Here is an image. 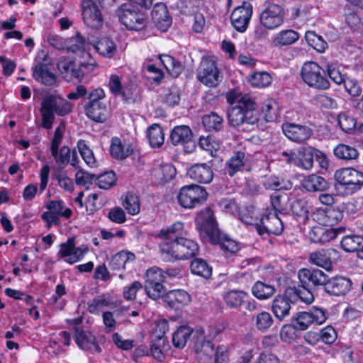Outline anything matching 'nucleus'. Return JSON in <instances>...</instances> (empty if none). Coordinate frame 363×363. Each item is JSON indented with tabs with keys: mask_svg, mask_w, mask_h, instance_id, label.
I'll return each mask as SVG.
<instances>
[{
	"mask_svg": "<svg viewBox=\"0 0 363 363\" xmlns=\"http://www.w3.org/2000/svg\"><path fill=\"white\" fill-rule=\"evenodd\" d=\"M184 223L175 222L170 226L162 228L156 235L162 241L159 244L160 252L167 258L177 259H189L199 253V245L191 239L184 238Z\"/></svg>",
	"mask_w": 363,
	"mask_h": 363,
	"instance_id": "nucleus-1",
	"label": "nucleus"
},
{
	"mask_svg": "<svg viewBox=\"0 0 363 363\" xmlns=\"http://www.w3.org/2000/svg\"><path fill=\"white\" fill-rule=\"evenodd\" d=\"M272 81L271 75L265 71L255 72L249 77L250 84L257 88L267 87L272 83Z\"/></svg>",
	"mask_w": 363,
	"mask_h": 363,
	"instance_id": "nucleus-52",
	"label": "nucleus"
},
{
	"mask_svg": "<svg viewBox=\"0 0 363 363\" xmlns=\"http://www.w3.org/2000/svg\"><path fill=\"white\" fill-rule=\"evenodd\" d=\"M77 147L85 163L90 167H94L96 161L93 151L86 145L85 141L80 140L77 143Z\"/></svg>",
	"mask_w": 363,
	"mask_h": 363,
	"instance_id": "nucleus-62",
	"label": "nucleus"
},
{
	"mask_svg": "<svg viewBox=\"0 0 363 363\" xmlns=\"http://www.w3.org/2000/svg\"><path fill=\"white\" fill-rule=\"evenodd\" d=\"M191 301V296L184 290H171L166 293L164 301L174 311H179L187 306Z\"/></svg>",
	"mask_w": 363,
	"mask_h": 363,
	"instance_id": "nucleus-25",
	"label": "nucleus"
},
{
	"mask_svg": "<svg viewBox=\"0 0 363 363\" xmlns=\"http://www.w3.org/2000/svg\"><path fill=\"white\" fill-rule=\"evenodd\" d=\"M259 21L266 29H276L284 23V11L277 4H270L261 12Z\"/></svg>",
	"mask_w": 363,
	"mask_h": 363,
	"instance_id": "nucleus-15",
	"label": "nucleus"
},
{
	"mask_svg": "<svg viewBox=\"0 0 363 363\" xmlns=\"http://www.w3.org/2000/svg\"><path fill=\"white\" fill-rule=\"evenodd\" d=\"M88 45L85 38L79 33L75 36L67 39L66 50L76 55H82L85 59H92L89 52H86Z\"/></svg>",
	"mask_w": 363,
	"mask_h": 363,
	"instance_id": "nucleus-29",
	"label": "nucleus"
},
{
	"mask_svg": "<svg viewBox=\"0 0 363 363\" xmlns=\"http://www.w3.org/2000/svg\"><path fill=\"white\" fill-rule=\"evenodd\" d=\"M135 259L133 253L128 251H121L111 259L109 266L113 270L125 269L126 265L133 262Z\"/></svg>",
	"mask_w": 363,
	"mask_h": 363,
	"instance_id": "nucleus-38",
	"label": "nucleus"
},
{
	"mask_svg": "<svg viewBox=\"0 0 363 363\" xmlns=\"http://www.w3.org/2000/svg\"><path fill=\"white\" fill-rule=\"evenodd\" d=\"M212 243H219L220 247L226 252L230 253H235L239 250V246L237 242L230 239L228 236L218 233V238L213 241H210Z\"/></svg>",
	"mask_w": 363,
	"mask_h": 363,
	"instance_id": "nucleus-58",
	"label": "nucleus"
},
{
	"mask_svg": "<svg viewBox=\"0 0 363 363\" xmlns=\"http://www.w3.org/2000/svg\"><path fill=\"white\" fill-rule=\"evenodd\" d=\"M299 38V34L296 31L288 29L282 30L275 34L272 38V44L275 47H282L291 45Z\"/></svg>",
	"mask_w": 363,
	"mask_h": 363,
	"instance_id": "nucleus-35",
	"label": "nucleus"
},
{
	"mask_svg": "<svg viewBox=\"0 0 363 363\" xmlns=\"http://www.w3.org/2000/svg\"><path fill=\"white\" fill-rule=\"evenodd\" d=\"M298 279L303 286H308L312 289L320 286L325 288L328 281V276L323 271L318 269L302 268L298 272Z\"/></svg>",
	"mask_w": 363,
	"mask_h": 363,
	"instance_id": "nucleus-16",
	"label": "nucleus"
},
{
	"mask_svg": "<svg viewBox=\"0 0 363 363\" xmlns=\"http://www.w3.org/2000/svg\"><path fill=\"white\" fill-rule=\"evenodd\" d=\"M73 105L63 97L48 93L41 101L40 113L41 126L47 130L52 128L55 116H65L72 112Z\"/></svg>",
	"mask_w": 363,
	"mask_h": 363,
	"instance_id": "nucleus-2",
	"label": "nucleus"
},
{
	"mask_svg": "<svg viewBox=\"0 0 363 363\" xmlns=\"http://www.w3.org/2000/svg\"><path fill=\"white\" fill-rule=\"evenodd\" d=\"M352 281L343 277H335L328 278L325 284V291L330 295L340 296L345 295L352 288Z\"/></svg>",
	"mask_w": 363,
	"mask_h": 363,
	"instance_id": "nucleus-23",
	"label": "nucleus"
},
{
	"mask_svg": "<svg viewBox=\"0 0 363 363\" xmlns=\"http://www.w3.org/2000/svg\"><path fill=\"white\" fill-rule=\"evenodd\" d=\"M123 206L130 215H137L140 211V203L138 195L133 192H128L123 201Z\"/></svg>",
	"mask_w": 363,
	"mask_h": 363,
	"instance_id": "nucleus-53",
	"label": "nucleus"
},
{
	"mask_svg": "<svg viewBox=\"0 0 363 363\" xmlns=\"http://www.w3.org/2000/svg\"><path fill=\"white\" fill-rule=\"evenodd\" d=\"M192 132L189 126L182 125L175 126L170 134V140L174 145H184L192 140Z\"/></svg>",
	"mask_w": 363,
	"mask_h": 363,
	"instance_id": "nucleus-32",
	"label": "nucleus"
},
{
	"mask_svg": "<svg viewBox=\"0 0 363 363\" xmlns=\"http://www.w3.org/2000/svg\"><path fill=\"white\" fill-rule=\"evenodd\" d=\"M166 281V276L163 270L157 267H152L146 272L145 291L152 300H157L166 294V288L163 283Z\"/></svg>",
	"mask_w": 363,
	"mask_h": 363,
	"instance_id": "nucleus-7",
	"label": "nucleus"
},
{
	"mask_svg": "<svg viewBox=\"0 0 363 363\" xmlns=\"http://www.w3.org/2000/svg\"><path fill=\"white\" fill-rule=\"evenodd\" d=\"M295 327L296 330H305L311 325L313 324L310 311H301L296 314L294 318Z\"/></svg>",
	"mask_w": 363,
	"mask_h": 363,
	"instance_id": "nucleus-63",
	"label": "nucleus"
},
{
	"mask_svg": "<svg viewBox=\"0 0 363 363\" xmlns=\"http://www.w3.org/2000/svg\"><path fill=\"white\" fill-rule=\"evenodd\" d=\"M252 14V6L249 2L242 1V4L236 7L230 16L231 23L239 32L247 29Z\"/></svg>",
	"mask_w": 363,
	"mask_h": 363,
	"instance_id": "nucleus-20",
	"label": "nucleus"
},
{
	"mask_svg": "<svg viewBox=\"0 0 363 363\" xmlns=\"http://www.w3.org/2000/svg\"><path fill=\"white\" fill-rule=\"evenodd\" d=\"M282 130L289 140L298 144L306 143L313 134V130L309 126L294 123H284Z\"/></svg>",
	"mask_w": 363,
	"mask_h": 363,
	"instance_id": "nucleus-18",
	"label": "nucleus"
},
{
	"mask_svg": "<svg viewBox=\"0 0 363 363\" xmlns=\"http://www.w3.org/2000/svg\"><path fill=\"white\" fill-rule=\"evenodd\" d=\"M208 194L204 187L191 184L181 188L177 196L179 204L186 208H193L203 204Z\"/></svg>",
	"mask_w": 363,
	"mask_h": 363,
	"instance_id": "nucleus-9",
	"label": "nucleus"
},
{
	"mask_svg": "<svg viewBox=\"0 0 363 363\" xmlns=\"http://www.w3.org/2000/svg\"><path fill=\"white\" fill-rule=\"evenodd\" d=\"M288 198L285 194L275 193L271 196V204L274 211V213L278 214H286L287 213Z\"/></svg>",
	"mask_w": 363,
	"mask_h": 363,
	"instance_id": "nucleus-59",
	"label": "nucleus"
},
{
	"mask_svg": "<svg viewBox=\"0 0 363 363\" xmlns=\"http://www.w3.org/2000/svg\"><path fill=\"white\" fill-rule=\"evenodd\" d=\"M362 245L363 237L359 235H346L341 240V247L345 252H357V255Z\"/></svg>",
	"mask_w": 363,
	"mask_h": 363,
	"instance_id": "nucleus-44",
	"label": "nucleus"
},
{
	"mask_svg": "<svg viewBox=\"0 0 363 363\" xmlns=\"http://www.w3.org/2000/svg\"><path fill=\"white\" fill-rule=\"evenodd\" d=\"M86 115L90 119L96 122H104L106 119L107 106L102 103H87L84 106Z\"/></svg>",
	"mask_w": 363,
	"mask_h": 363,
	"instance_id": "nucleus-31",
	"label": "nucleus"
},
{
	"mask_svg": "<svg viewBox=\"0 0 363 363\" xmlns=\"http://www.w3.org/2000/svg\"><path fill=\"white\" fill-rule=\"evenodd\" d=\"M326 72L330 79L337 85L342 84L347 77L346 74H342L340 67L335 63L328 64Z\"/></svg>",
	"mask_w": 363,
	"mask_h": 363,
	"instance_id": "nucleus-64",
	"label": "nucleus"
},
{
	"mask_svg": "<svg viewBox=\"0 0 363 363\" xmlns=\"http://www.w3.org/2000/svg\"><path fill=\"white\" fill-rule=\"evenodd\" d=\"M51 155L54 157L55 162L61 167L64 168L69 162L71 151L69 147L62 146L60 151L59 148L50 149Z\"/></svg>",
	"mask_w": 363,
	"mask_h": 363,
	"instance_id": "nucleus-57",
	"label": "nucleus"
},
{
	"mask_svg": "<svg viewBox=\"0 0 363 363\" xmlns=\"http://www.w3.org/2000/svg\"><path fill=\"white\" fill-rule=\"evenodd\" d=\"M84 252L80 247H75L73 238H69L66 242L60 245V250L57 255L65 258L66 262L73 264L80 260L84 257Z\"/></svg>",
	"mask_w": 363,
	"mask_h": 363,
	"instance_id": "nucleus-26",
	"label": "nucleus"
},
{
	"mask_svg": "<svg viewBox=\"0 0 363 363\" xmlns=\"http://www.w3.org/2000/svg\"><path fill=\"white\" fill-rule=\"evenodd\" d=\"M96 63L94 59L84 61L77 65L74 62L69 60H61L57 63V68L67 80L76 79L81 82L84 76L92 72L95 68Z\"/></svg>",
	"mask_w": 363,
	"mask_h": 363,
	"instance_id": "nucleus-6",
	"label": "nucleus"
},
{
	"mask_svg": "<svg viewBox=\"0 0 363 363\" xmlns=\"http://www.w3.org/2000/svg\"><path fill=\"white\" fill-rule=\"evenodd\" d=\"M246 294L239 290L226 291L223 295L224 302L230 308H239L244 302Z\"/></svg>",
	"mask_w": 363,
	"mask_h": 363,
	"instance_id": "nucleus-41",
	"label": "nucleus"
},
{
	"mask_svg": "<svg viewBox=\"0 0 363 363\" xmlns=\"http://www.w3.org/2000/svg\"><path fill=\"white\" fill-rule=\"evenodd\" d=\"M191 270L194 274L208 279L212 275V267L203 259L195 258L191 262Z\"/></svg>",
	"mask_w": 363,
	"mask_h": 363,
	"instance_id": "nucleus-45",
	"label": "nucleus"
},
{
	"mask_svg": "<svg viewBox=\"0 0 363 363\" xmlns=\"http://www.w3.org/2000/svg\"><path fill=\"white\" fill-rule=\"evenodd\" d=\"M96 50L101 55L111 57L116 50L115 43L108 38L100 39L94 45Z\"/></svg>",
	"mask_w": 363,
	"mask_h": 363,
	"instance_id": "nucleus-51",
	"label": "nucleus"
},
{
	"mask_svg": "<svg viewBox=\"0 0 363 363\" xmlns=\"http://www.w3.org/2000/svg\"><path fill=\"white\" fill-rule=\"evenodd\" d=\"M197 78L201 83L210 87L216 86L221 80L215 62L208 58L202 59L198 69Z\"/></svg>",
	"mask_w": 363,
	"mask_h": 363,
	"instance_id": "nucleus-14",
	"label": "nucleus"
},
{
	"mask_svg": "<svg viewBox=\"0 0 363 363\" xmlns=\"http://www.w3.org/2000/svg\"><path fill=\"white\" fill-rule=\"evenodd\" d=\"M75 342L80 349L91 354L101 352V348L96 337L89 331L77 328L75 329Z\"/></svg>",
	"mask_w": 363,
	"mask_h": 363,
	"instance_id": "nucleus-21",
	"label": "nucleus"
},
{
	"mask_svg": "<svg viewBox=\"0 0 363 363\" xmlns=\"http://www.w3.org/2000/svg\"><path fill=\"white\" fill-rule=\"evenodd\" d=\"M336 254L337 251L333 248L318 250L310 254L309 261L313 264L330 271L332 269L331 258Z\"/></svg>",
	"mask_w": 363,
	"mask_h": 363,
	"instance_id": "nucleus-27",
	"label": "nucleus"
},
{
	"mask_svg": "<svg viewBox=\"0 0 363 363\" xmlns=\"http://www.w3.org/2000/svg\"><path fill=\"white\" fill-rule=\"evenodd\" d=\"M345 230L344 227L314 226L309 233V238L313 242L325 244L335 239L338 234L342 233Z\"/></svg>",
	"mask_w": 363,
	"mask_h": 363,
	"instance_id": "nucleus-22",
	"label": "nucleus"
},
{
	"mask_svg": "<svg viewBox=\"0 0 363 363\" xmlns=\"http://www.w3.org/2000/svg\"><path fill=\"white\" fill-rule=\"evenodd\" d=\"M48 55L43 50L38 52L33 68V77L45 86H52L56 82L57 77L48 68Z\"/></svg>",
	"mask_w": 363,
	"mask_h": 363,
	"instance_id": "nucleus-10",
	"label": "nucleus"
},
{
	"mask_svg": "<svg viewBox=\"0 0 363 363\" xmlns=\"http://www.w3.org/2000/svg\"><path fill=\"white\" fill-rule=\"evenodd\" d=\"M196 225L201 233L206 235L209 241H213L218 238L220 231L214 213L210 208H206L200 211L196 218Z\"/></svg>",
	"mask_w": 363,
	"mask_h": 363,
	"instance_id": "nucleus-11",
	"label": "nucleus"
},
{
	"mask_svg": "<svg viewBox=\"0 0 363 363\" xmlns=\"http://www.w3.org/2000/svg\"><path fill=\"white\" fill-rule=\"evenodd\" d=\"M333 152L338 159L347 161L356 160L359 155L355 147L343 143L337 145L334 148Z\"/></svg>",
	"mask_w": 363,
	"mask_h": 363,
	"instance_id": "nucleus-48",
	"label": "nucleus"
},
{
	"mask_svg": "<svg viewBox=\"0 0 363 363\" xmlns=\"http://www.w3.org/2000/svg\"><path fill=\"white\" fill-rule=\"evenodd\" d=\"M151 15L156 27L162 32L166 31L172 25V18L164 3L155 4Z\"/></svg>",
	"mask_w": 363,
	"mask_h": 363,
	"instance_id": "nucleus-24",
	"label": "nucleus"
},
{
	"mask_svg": "<svg viewBox=\"0 0 363 363\" xmlns=\"http://www.w3.org/2000/svg\"><path fill=\"white\" fill-rule=\"evenodd\" d=\"M228 121L229 125L234 128L247 125L254 129L255 125L258 126L259 114L255 105H253L252 107L249 106L246 107L233 106L228 113Z\"/></svg>",
	"mask_w": 363,
	"mask_h": 363,
	"instance_id": "nucleus-5",
	"label": "nucleus"
},
{
	"mask_svg": "<svg viewBox=\"0 0 363 363\" xmlns=\"http://www.w3.org/2000/svg\"><path fill=\"white\" fill-rule=\"evenodd\" d=\"M202 123L208 130L219 131L223 127V117L215 112L203 116Z\"/></svg>",
	"mask_w": 363,
	"mask_h": 363,
	"instance_id": "nucleus-50",
	"label": "nucleus"
},
{
	"mask_svg": "<svg viewBox=\"0 0 363 363\" xmlns=\"http://www.w3.org/2000/svg\"><path fill=\"white\" fill-rule=\"evenodd\" d=\"M275 288L273 285L257 281L252 287V294L259 300H266L270 298L275 293Z\"/></svg>",
	"mask_w": 363,
	"mask_h": 363,
	"instance_id": "nucleus-43",
	"label": "nucleus"
},
{
	"mask_svg": "<svg viewBox=\"0 0 363 363\" xmlns=\"http://www.w3.org/2000/svg\"><path fill=\"white\" fill-rule=\"evenodd\" d=\"M194 333V332L191 328L186 325L180 326L173 334L172 342L174 346L179 349L184 347L187 340Z\"/></svg>",
	"mask_w": 363,
	"mask_h": 363,
	"instance_id": "nucleus-42",
	"label": "nucleus"
},
{
	"mask_svg": "<svg viewBox=\"0 0 363 363\" xmlns=\"http://www.w3.org/2000/svg\"><path fill=\"white\" fill-rule=\"evenodd\" d=\"M110 151L113 157L122 160L128 157L133 150L130 143L125 141L122 142L120 138L116 137L111 139Z\"/></svg>",
	"mask_w": 363,
	"mask_h": 363,
	"instance_id": "nucleus-33",
	"label": "nucleus"
},
{
	"mask_svg": "<svg viewBox=\"0 0 363 363\" xmlns=\"http://www.w3.org/2000/svg\"><path fill=\"white\" fill-rule=\"evenodd\" d=\"M241 220L247 225H253L257 227L259 225L260 219L259 218V212L254 206L246 208L240 213Z\"/></svg>",
	"mask_w": 363,
	"mask_h": 363,
	"instance_id": "nucleus-60",
	"label": "nucleus"
},
{
	"mask_svg": "<svg viewBox=\"0 0 363 363\" xmlns=\"http://www.w3.org/2000/svg\"><path fill=\"white\" fill-rule=\"evenodd\" d=\"M305 37L309 45L319 52H323L328 48L327 42L314 31H307Z\"/></svg>",
	"mask_w": 363,
	"mask_h": 363,
	"instance_id": "nucleus-56",
	"label": "nucleus"
},
{
	"mask_svg": "<svg viewBox=\"0 0 363 363\" xmlns=\"http://www.w3.org/2000/svg\"><path fill=\"white\" fill-rule=\"evenodd\" d=\"M82 10L83 21L88 27L94 29L102 27L103 16L96 2L93 0H83Z\"/></svg>",
	"mask_w": 363,
	"mask_h": 363,
	"instance_id": "nucleus-17",
	"label": "nucleus"
},
{
	"mask_svg": "<svg viewBox=\"0 0 363 363\" xmlns=\"http://www.w3.org/2000/svg\"><path fill=\"white\" fill-rule=\"evenodd\" d=\"M259 235L264 233L279 235L284 230V223L276 213H267L260 218V224L257 227Z\"/></svg>",
	"mask_w": 363,
	"mask_h": 363,
	"instance_id": "nucleus-19",
	"label": "nucleus"
},
{
	"mask_svg": "<svg viewBox=\"0 0 363 363\" xmlns=\"http://www.w3.org/2000/svg\"><path fill=\"white\" fill-rule=\"evenodd\" d=\"M192 347L196 358L201 363H208L214 353V345L206 339L204 330L201 328L194 331Z\"/></svg>",
	"mask_w": 363,
	"mask_h": 363,
	"instance_id": "nucleus-12",
	"label": "nucleus"
},
{
	"mask_svg": "<svg viewBox=\"0 0 363 363\" xmlns=\"http://www.w3.org/2000/svg\"><path fill=\"white\" fill-rule=\"evenodd\" d=\"M291 301L286 296H276L272 303V311L276 318L282 321L290 314Z\"/></svg>",
	"mask_w": 363,
	"mask_h": 363,
	"instance_id": "nucleus-30",
	"label": "nucleus"
},
{
	"mask_svg": "<svg viewBox=\"0 0 363 363\" xmlns=\"http://www.w3.org/2000/svg\"><path fill=\"white\" fill-rule=\"evenodd\" d=\"M149 143L152 147H159L164 140L163 129L157 124L151 125L147 132Z\"/></svg>",
	"mask_w": 363,
	"mask_h": 363,
	"instance_id": "nucleus-47",
	"label": "nucleus"
},
{
	"mask_svg": "<svg viewBox=\"0 0 363 363\" xmlns=\"http://www.w3.org/2000/svg\"><path fill=\"white\" fill-rule=\"evenodd\" d=\"M160 62L164 65L166 70L173 77H177L183 70L182 64L176 61L172 56L162 55L160 56Z\"/></svg>",
	"mask_w": 363,
	"mask_h": 363,
	"instance_id": "nucleus-49",
	"label": "nucleus"
},
{
	"mask_svg": "<svg viewBox=\"0 0 363 363\" xmlns=\"http://www.w3.org/2000/svg\"><path fill=\"white\" fill-rule=\"evenodd\" d=\"M189 177L199 183L208 184L213 177L211 168L206 164H196L187 172Z\"/></svg>",
	"mask_w": 363,
	"mask_h": 363,
	"instance_id": "nucleus-28",
	"label": "nucleus"
},
{
	"mask_svg": "<svg viewBox=\"0 0 363 363\" xmlns=\"http://www.w3.org/2000/svg\"><path fill=\"white\" fill-rule=\"evenodd\" d=\"M169 349V345L167 340L160 337L152 341L150 347V353L156 360L162 362L165 358L164 352Z\"/></svg>",
	"mask_w": 363,
	"mask_h": 363,
	"instance_id": "nucleus-39",
	"label": "nucleus"
},
{
	"mask_svg": "<svg viewBox=\"0 0 363 363\" xmlns=\"http://www.w3.org/2000/svg\"><path fill=\"white\" fill-rule=\"evenodd\" d=\"M138 5L127 1L117 7L115 13L120 22L128 30H141L147 24V16Z\"/></svg>",
	"mask_w": 363,
	"mask_h": 363,
	"instance_id": "nucleus-3",
	"label": "nucleus"
},
{
	"mask_svg": "<svg viewBox=\"0 0 363 363\" xmlns=\"http://www.w3.org/2000/svg\"><path fill=\"white\" fill-rule=\"evenodd\" d=\"M46 208L48 211H45L41 218L46 222L48 228L57 225L60 217L69 218L72 213L70 208L65 207V202L62 200L50 201L46 204Z\"/></svg>",
	"mask_w": 363,
	"mask_h": 363,
	"instance_id": "nucleus-13",
	"label": "nucleus"
},
{
	"mask_svg": "<svg viewBox=\"0 0 363 363\" xmlns=\"http://www.w3.org/2000/svg\"><path fill=\"white\" fill-rule=\"evenodd\" d=\"M334 176L337 182L345 188L347 194L357 192L363 186V172L354 168L337 169Z\"/></svg>",
	"mask_w": 363,
	"mask_h": 363,
	"instance_id": "nucleus-8",
	"label": "nucleus"
},
{
	"mask_svg": "<svg viewBox=\"0 0 363 363\" xmlns=\"http://www.w3.org/2000/svg\"><path fill=\"white\" fill-rule=\"evenodd\" d=\"M95 181L100 189H109L116 184V177L113 172H107L97 177Z\"/></svg>",
	"mask_w": 363,
	"mask_h": 363,
	"instance_id": "nucleus-61",
	"label": "nucleus"
},
{
	"mask_svg": "<svg viewBox=\"0 0 363 363\" xmlns=\"http://www.w3.org/2000/svg\"><path fill=\"white\" fill-rule=\"evenodd\" d=\"M262 112L267 122L275 121L279 115L277 103L273 99L266 100L262 104Z\"/></svg>",
	"mask_w": 363,
	"mask_h": 363,
	"instance_id": "nucleus-54",
	"label": "nucleus"
},
{
	"mask_svg": "<svg viewBox=\"0 0 363 363\" xmlns=\"http://www.w3.org/2000/svg\"><path fill=\"white\" fill-rule=\"evenodd\" d=\"M264 187L270 191H280L282 189H289L291 188L290 182H285L282 178L275 175H271L263 182Z\"/></svg>",
	"mask_w": 363,
	"mask_h": 363,
	"instance_id": "nucleus-46",
	"label": "nucleus"
},
{
	"mask_svg": "<svg viewBox=\"0 0 363 363\" xmlns=\"http://www.w3.org/2000/svg\"><path fill=\"white\" fill-rule=\"evenodd\" d=\"M226 99L230 104H236L235 106L246 107L249 106L252 107L253 105H255L254 101L249 95H242L235 89L230 90L227 94Z\"/></svg>",
	"mask_w": 363,
	"mask_h": 363,
	"instance_id": "nucleus-40",
	"label": "nucleus"
},
{
	"mask_svg": "<svg viewBox=\"0 0 363 363\" xmlns=\"http://www.w3.org/2000/svg\"><path fill=\"white\" fill-rule=\"evenodd\" d=\"M301 77L309 87L318 90H327L330 84L325 76V71L316 62H306L302 66Z\"/></svg>",
	"mask_w": 363,
	"mask_h": 363,
	"instance_id": "nucleus-4",
	"label": "nucleus"
},
{
	"mask_svg": "<svg viewBox=\"0 0 363 363\" xmlns=\"http://www.w3.org/2000/svg\"><path fill=\"white\" fill-rule=\"evenodd\" d=\"M303 186L308 191H323L326 190L329 185L323 177L313 174L303 179Z\"/></svg>",
	"mask_w": 363,
	"mask_h": 363,
	"instance_id": "nucleus-37",
	"label": "nucleus"
},
{
	"mask_svg": "<svg viewBox=\"0 0 363 363\" xmlns=\"http://www.w3.org/2000/svg\"><path fill=\"white\" fill-rule=\"evenodd\" d=\"M315 153V148L312 147H301L298 152V157H296V166L306 170H311L313 166V157Z\"/></svg>",
	"mask_w": 363,
	"mask_h": 363,
	"instance_id": "nucleus-36",
	"label": "nucleus"
},
{
	"mask_svg": "<svg viewBox=\"0 0 363 363\" xmlns=\"http://www.w3.org/2000/svg\"><path fill=\"white\" fill-rule=\"evenodd\" d=\"M247 157L242 151L236 152L226 162L225 172L230 177H233L237 172L242 170Z\"/></svg>",
	"mask_w": 363,
	"mask_h": 363,
	"instance_id": "nucleus-34",
	"label": "nucleus"
},
{
	"mask_svg": "<svg viewBox=\"0 0 363 363\" xmlns=\"http://www.w3.org/2000/svg\"><path fill=\"white\" fill-rule=\"evenodd\" d=\"M256 328L260 332H266L274 323V319L272 315L267 311H261L258 313L255 318Z\"/></svg>",
	"mask_w": 363,
	"mask_h": 363,
	"instance_id": "nucleus-55",
	"label": "nucleus"
}]
</instances>
